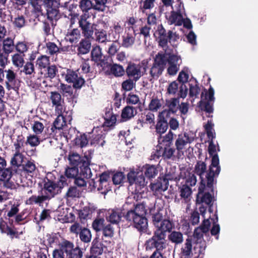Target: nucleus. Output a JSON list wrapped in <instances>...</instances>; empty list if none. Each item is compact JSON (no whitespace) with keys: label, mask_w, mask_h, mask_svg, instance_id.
Instances as JSON below:
<instances>
[{"label":"nucleus","mask_w":258,"mask_h":258,"mask_svg":"<svg viewBox=\"0 0 258 258\" xmlns=\"http://www.w3.org/2000/svg\"><path fill=\"white\" fill-rule=\"evenodd\" d=\"M162 99H160L157 96H153L148 105L149 110L152 112L158 111L162 106Z\"/></svg>","instance_id":"39"},{"label":"nucleus","mask_w":258,"mask_h":258,"mask_svg":"<svg viewBox=\"0 0 258 258\" xmlns=\"http://www.w3.org/2000/svg\"><path fill=\"white\" fill-rule=\"evenodd\" d=\"M83 251L78 246L75 247L74 243L63 239L58 244V248L52 252L53 258H82Z\"/></svg>","instance_id":"3"},{"label":"nucleus","mask_w":258,"mask_h":258,"mask_svg":"<svg viewBox=\"0 0 258 258\" xmlns=\"http://www.w3.org/2000/svg\"><path fill=\"white\" fill-rule=\"evenodd\" d=\"M81 37L80 30L78 28H74L70 31H68L66 34L67 41L71 43H77L81 38Z\"/></svg>","instance_id":"30"},{"label":"nucleus","mask_w":258,"mask_h":258,"mask_svg":"<svg viewBox=\"0 0 258 258\" xmlns=\"http://www.w3.org/2000/svg\"><path fill=\"white\" fill-rule=\"evenodd\" d=\"M95 34L96 37V40L100 43H103L107 40L106 32L102 29L101 30L95 29Z\"/></svg>","instance_id":"62"},{"label":"nucleus","mask_w":258,"mask_h":258,"mask_svg":"<svg viewBox=\"0 0 258 258\" xmlns=\"http://www.w3.org/2000/svg\"><path fill=\"white\" fill-rule=\"evenodd\" d=\"M80 174V169L75 166L68 167L66 169L65 175L69 178H75Z\"/></svg>","instance_id":"51"},{"label":"nucleus","mask_w":258,"mask_h":258,"mask_svg":"<svg viewBox=\"0 0 258 258\" xmlns=\"http://www.w3.org/2000/svg\"><path fill=\"white\" fill-rule=\"evenodd\" d=\"M192 142V140L189 137L187 133L178 135L177 138L175 142L176 149L178 153L182 152L185 146Z\"/></svg>","instance_id":"18"},{"label":"nucleus","mask_w":258,"mask_h":258,"mask_svg":"<svg viewBox=\"0 0 258 258\" xmlns=\"http://www.w3.org/2000/svg\"><path fill=\"white\" fill-rule=\"evenodd\" d=\"M156 230H159L166 234V232H170L173 228V223L169 219H164L157 227Z\"/></svg>","instance_id":"42"},{"label":"nucleus","mask_w":258,"mask_h":258,"mask_svg":"<svg viewBox=\"0 0 258 258\" xmlns=\"http://www.w3.org/2000/svg\"><path fill=\"white\" fill-rule=\"evenodd\" d=\"M146 213L145 205L143 203H134L130 209H127L123 217L126 221L132 224L140 233H146L148 228Z\"/></svg>","instance_id":"2"},{"label":"nucleus","mask_w":258,"mask_h":258,"mask_svg":"<svg viewBox=\"0 0 258 258\" xmlns=\"http://www.w3.org/2000/svg\"><path fill=\"white\" fill-rule=\"evenodd\" d=\"M12 167L9 168L2 167L0 168V180L5 182L6 187H11L13 183L10 182L14 172Z\"/></svg>","instance_id":"20"},{"label":"nucleus","mask_w":258,"mask_h":258,"mask_svg":"<svg viewBox=\"0 0 258 258\" xmlns=\"http://www.w3.org/2000/svg\"><path fill=\"white\" fill-rule=\"evenodd\" d=\"M43 5L46 11L47 18L53 26L54 21H57L60 17V4L56 0H44Z\"/></svg>","instance_id":"8"},{"label":"nucleus","mask_w":258,"mask_h":258,"mask_svg":"<svg viewBox=\"0 0 258 258\" xmlns=\"http://www.w3.org/2000/svg\"><path fill=\"white\" fill-rule=\"evenodd\" d=\"M138 109L141 111L142 107L139 104L136 107L127 105L123 108L121 114V120L122 121H126L134 117L138 113Z\"/></svg>","instance_id":"15"},{"label":"nucleus","mask_w":258,"mask_h":258,"mask_svg":"<svg viewBox=\"0 0 258 258\" xmlns=\"http://www.w3.org/2000/svg\"><path fill=\"white\" fill-rule=\"evenodd\" d=\"M109 56L105 55L101 58V60L96 62L97 66H100L103 70L110 68L111 64L108 62Z\"/></svg>","instance_id":"61"},{"label":"nucleus","mask_w":258,"mask_h":258,"mask_svg":"<svg viewBox=\"0 0 258 258\" xmlns=\"http://www.w3.org/2000/svg\"><path fill=\"white\" fill-rule=\"evenodd\" d=\"M90 61L91 60L89 59V58H87L84 59V60L82 62L80 68L83 73L85 74H88L89 73H92L93 72V69L91 67V64H90Z\"/></svg>","instance_id":"63"},{"label":"nucleus","mask_w":258,"mask_h":258,"mask_svg":"<svg viewBox=\"0 0 258 258\" xmlns=\"http://www.w3.org/2000/svg\"><path fill=\"white\" fill-rule=\"evenodd\" d=\"M105 121L103 125L106 127H111L114 126L116 122V115L112 112L108 111L105 113Z\"/></svg>","instance_id":"45"},{"label":"nucleus","mask_w":258,"mask_h":258,"mask_svg":"<svg viewBox=\"0 0 258 258\" xmlns=\"http://www.w3.org/2000/svg\"><path fill=\"white\" fill-rule=\"evenodd\" d=\"M160 134L158 137V145L161 146L170 147L173 144L174 136L176 135L171 131L164 135Z\"/></svg>","instance_id":"23"},{"label":"nucleus","mask_w":258,"mask_h":258,"mask_svg":"<svg viewBox=\"0 0 258 258\" xmlns=\"http://www.w3.org/2000/svg\"><path fill=\"white\" fill-rule=\"evenodd\" d=\"M109 69L110 73L115 77H122L125 74V70L122 66L117 63L111 64Z\"/></svg>","instance_id":"38"},{"label":"nucleus","mask_w":258,"mask_h":258,"mask_svg":"<svg viewBox=\"0 0 258 258\" xmlns=\"http://www.w3.org/2000/svg\"><path fill=\"white\" fill-rule=\"evenodd\" d=\"M25 54L15 53L12 56V62L14 66L19 68L22 67L24 63Z\"/></svg>","instance_id":"52"},{"label":"nucleus","mask_w":258,"mask_h":258,"mask_svg":"<svg viewBox=\"0 0 258 258\" xmlns=\"http://www.w3.org/2000/svg\"><path fill=\"white\" fill-rule=\"evenodd\" d=\"M204 91L205 92V95L204 96V99H203L204 97V93L202 92L201 94V98L202 100H204V101H209L212 102H214L215 101V97H214V90L213 88L210 86L208 90L206 89H204Z\"/></svg>","instance_id":"50"},{"label":"nucleus","mask_w":258,"mask_h":258,"mask_svg":"<svg viewBox=\"0 0 258 258\" xmlns=\"http://www.w3.org/2000/svg\"><path fill=\"white\" fill-rule=\"evenodd\" d=\"M167 120H164L157 117V123L155 125V132L157 134H164L168 128Z\"/></svg>","instance_id":"34"},{"label":"nucleus","mask_w":258,"mask_h":258,"mask_svg":"<svg viewBox=\"0 0 258 258\" xmlns=\"http://www.w3.org/2000/svg\"><path fill=\"white\" fill-rule=\"evenodd\" d=\"M145 176L149 179L155 178L158 173V170L155 165L146 164L143 167Z\"/></svg>","instance_id":"28"},{"label":"nucleus","mask_w":258,"mask_h":258,"mask_svg":"<svg viewBox=\"0 0 258 258\" xmlns=\"http://www.w3.org/2000/svg\"><path fill=\"white\" fill-rule=\"evenodd\" d=\"M196 246H194V250L196 248H199L198 255L195 258H199L201 255H204L206 248V242L205 240L196 241Z\"/></svg>","instance_id":"58"},{"label":"nucleus","mask_w":258,"mask_h":258,"mask_svg":"<svg viewBox=\"0 0 258 258\" xmlns=\"http://www.w3.org/2000/svg\"><path fill=\"white\" fill-rule=\"evenodd\" d=\"M5 73H6V76L5 84L7 89L8 90L14 89L16 81V74L11 69L5 70Z\"/></svg>","instance_id":"24"},{"label":"nucleus","mask_w":258,"mask_h":258,"mask_svg":"<svg viewBox=\"0 0 258 258\" xmlns=\"http://www.w3.org/2000/svg\"><path fill=\"white\" fill-rule=\"evenodd\" d=\"M71 166H75L83 170L85 174L90 173V160L86 156H81L79 154L74 152H70L68 157Z\"/></svg>","instance_id":"7"},{"label":"nucleus","mask_w":258,"mask_h":258,"mask_svg":"<svg viewBox=\"0 0 258 258\" xmlns=\"http://www.w3.org/2000/svg\"><path fill=\"white\" fill-rule=\"evenodd\" d=\"M92 176V172L90 170V173L88 175L85 174L83 170L80 171V174L75 178L74 183L78 187H86L87 184V180Z\"/></svg>","instance_id":"27"},{"label":"nucleus","mask_w":258,"mask_h":258,"mask_svg":"<svg viewBox=\"0 0 258 258\" xmlns=\"http://www.w3.org/2000/svg\"><path fill=\"white\" fill-rule=\"evenodd\" d=\"M175 149L174 148L167 147V146L163 148V159L164 160H169L172 158L174 156Z\"/></svg>","instance_id":"59"},{"label":"nucleus","mask_w":258,"mask_h":258,"mask_svg":"<svg viewBox=\"0 0 258 258\" xmlns=\"http://www.w3.org/2000/svg\"><path fill=\"white\" fill-rule=\"evenodd\" d=\"M79 237L80 240L84 243H89L91 241L92 235L89 229L86 228H83L80 231Z\"/></svg>","instance_id":"48"},{"label":"nucleus","mask_w":258,"mask_h":258,"mask_svg":"<svg viewBox=\"0 0 258 258\" xmlns=\"http://www.w3.org/2000/svg\"><path fill=\"white\" fill-rule=\"evenodd\" d=\"M147 69V62L145 60L138 63L130 61L125 69V74L127 78L138 81L145 75Z\"/></svg>","instance_id":"5"},{"label":"nucleus","mask_w":258,"mask_h":258,"mask_svg":"<svg viewBox=\"0 0 258 258\" xmlns=\"http://www.w3.org/2000/svg\"><path fill=\"white\" fill-rule=\"evenodd\" d=\"M179 98H172L169 99H166L165 106L167 109L176 113L179 108Z\"/></svg>","instance_id":"31"},{"label":"nucleus","mask_w":258,"mask_h":258,"mask_svg":"<svg viewBox=\"0 0 258 258\" xmlns=\"http://www.w3.org/2000/svg\"><path fill=\"white\" fill-rule=\"evenodd\" d=\"M157 32L158 34V44L163 48H166L168 47V32L166 30L162 24L157 27Z\"/></svg>","instance_id":"21"},{"label":"nucleus","mask_w":258,"mask_h":258,"mask_svg":"<svg viewBox=\"0 0 258 258\" xmlns=\"http://www.w3.org/2000/svg\"><path fill=\"white\" fill-rule=\"evenodd\" d=\"M49 99L51 102L52 106L55 107L56 113H61V111L64 110L62 104V103H63V99L59 93L57 91L50 92Z\"/></svg>","instance_id":"16"},{"label":"nucleus","mask_w":258,"mask_h":258,"mask_svg":"<svg viewBox=\"0 0 258 258\" xmlns=\"http://www.w3.org/2000/svg\"><path fill=\"white\" fill-rule=\"evenodd\" d=\"M189 83V96L194 99L198 97L201 89L196 79L190 80Z\"/></svg>","instance_id":"29"},{"label":"nucleus","mask_w":258,"mask_h":258,"mask_svg":"<svg viewBox=\"0 0 258 258\" xmlns=\"http://www.w3.org/2000/svg\"><path fill=\"white\" fill-rule=\"evenodd\" d=\"M192 238L188 237L181 248L180 254L181 258H190L193 253L192 252Z\"/></svg>","instance_id":"25"},{"label":"nucleus","mask_w":258,"mask_h":258,"mask_svg":"<svg viewBox=\"0 0 258 258\" xmlns=\"http://www.w3.org/2000/svg\"><path fill=\"white\" fill-rule=\"evenodd\" d=\"M46 52L50 55H53L56 54L59 52V48L57 45L52 42H48L46 43Z\"/></svg>","instance_id":"56"},{"label":"nucleus","mask_w":258,"mask_h":258,"mask_svg":"<svg viewBox=\"0 0 258 258\" xmlns=\"http://www.w3.org/2000/svg\"><path fill=\"white\" fill-rule=\"evenodd\" d=\"M36 65L41 70L46 69L50 65L49 57L46 55H41L38 57L36 60Z\"/></svg>","instance_id":"49"},{"label":"nucleus","mask_w":258,"mask_h":258,"mask_svg":"<svg viewBox=\"0 0 258 258\" xmlns=\"http://www.w3.org/2000/svg\"><path fill=\"white\" fill-rule=\"evenodd\" d=\"M127 181L130 185L135 184L136 187H144L147 183L144 175L142 173L139 174L134 169L131 170L127 174Z\"/></svg>","instance_id":"11"},{"label":"nucleus","mask_w":258,"mask_h":258,"mask_svg":"<svg viewBox=\"0 0 258 258\" xmlns=\"http://www.w3.org/2000/svg\"><path fill=\"white\" fill-rule=\"evenodd\" d=\"M180 196L184 199H187L191 194V188L187 185L184 184L180 187Z\"/></svg>","instance_id":"60"},{"label":"nucleus","mask_w":258,"mask_h":258,"mask_svg":"<svg viewBox=\"0 0 258 258\" xmlns=\"http://www.w3.org/2000/svg\"><path fill=\"white\" fill-rule=\"evenodd\" d=\"M214 124L211 120H208L207 123L204 125L209 141H213L216 137V134L214 129Z\"/></svg>","instance_id":"40"},{"label":"nucleus","mask_w":258,"mask_h":258,"mask_svg":"<svg viewBox=\"0 0 258 258\" xmlns=\"http://www.w3.org/2000/svg\"><path fill=\"white\" fill-rule=\"evenodd\" d=\"M74 144L81 148L86 147L88 144L87 135L85 134H80L75 138Z\"/></svg>","instance_id":"41"},{"label":"nucleus","mask_w":258,"mask_h":258,"mask_svg":"<svg viewBox=\"0 0 258 258\" xmlns=\"http://www.w3.org/2000/svg\"><path fill=\"white\" fill-rule=\"evenodd\" d=\"M78 24L84 37L93 39L95 24H92L88 20L85 14L80 17Z\"/></svg>","instance_id":"9"},{"label":"nucleus","mask_w":258,"mask_h":258,"mask_svg":"<svg viewBox=\"0 0 258 258\" xmlns=\"http://www.w3.org/2000/svg\"><path fill=\"white\" fill-rule=\"evenodd\" d=\"M213 104L214 102L201 100L199 102V107L202 110L208 113H211L213 112L214 110Z\"/></svg>","instance_id":"47"},{"label":"nucleus","mask_w":258,"mask_h":258,"mask_svg":"<svg viewBox=\"0 0 258 258\" xmlns=\"http://www.w3.org/2000/svg\"><path fill=\"white\" fill-rule=\"evenodd\" d=\"M137 81L131 78H128L123 81L121 84V88L125 91H130L133 90L136 87V84Z\"/></svg>","instance_id":"54"},{"label":"nucleus","mask_w":258,"mask_h":258,"mask_svg":"<svg viewBox=\"0 0 258 258\" xmlns=\"http://www.w3.org/2000/svg\"><path fill=\"white\" fill-rule=\"evenodd\" d=\"M91 38L84 37L76 45L78 55H85L88 53L91 48Z\"/></svg>","instance_id":"19"},{"label":"nucleus","mask_w":258,"mask_h":258,"mask_svg":"<svg viewBox=\"0 0 258 258\" xmlns=\"http://www.w3.org/2000/svg\"><path fill=\"white\" fill-rule=\"evenodd\" d=\"M65 79L68 83H73V87L76 89H80L85 83L84 79L77 71L71 70H67Z\"/></svg>","instance_id":"10"},{"label":"nucleus","mask_w":258,"mask_h":258,"mask_svg":"<svg viewBox=\"0 0 258 258\" xmlns=\"http://www.w3.org/2000/svg\"><path fill=\"white\" fill-rule=\"evenodd\" d=\"M24 156L21 153L15 152L11 160V164L12 166L19 167L23 165Z\"/></svg>","instance_id":"44"},{"label":"nucleus","mask_w":258,"mask_h":258,"mask_svg":"<svg viewBox=\"0 0 258 258\" xmlns=\"http://www.w3.org/2000/svg\"><path fill=\"white\" fill-rule=\"evenodd\" d=\"M135 34L128 32H125L124 35L122 36V41L121 45L124 48H128L133 45L135 41Z\"/></svg>","instance_id":"36"},{"label":"nucleus","mask_w":258,"mask_h":258,"mask_svg":"<svg viewBox=\"0 0 258 258\" xmlns=\"http://www.w3.org/2000/svg\"><path fill=\"white\" fill-rule=\"evenodd\" d=\"M168 238L172 243L176 244H180L183 242V234L180 232L173 231L169 235Z\"/></svg>","instance_id":"46"},{"label":"nucleus","mask_w":258,"mask_h":258,"mask_svg":"<svg viewBox=\"0 0 258 258\" xmlns=\"http://www.w3.org/2000/svg\"><path fill=\"white\" fill-rule=\"evenodd\" d=\"M46 69H47V72L45 74V76L50 79L54 78L58 72V69L55 64L49 65Z\"/></svg>","instance_id":"57"},{"label":"nucleus","mask_w":258,"mask_h":258,"mask_svg":"<svg viewBox=\"0 0 258 258\" xmlns=\"http://www.w3.org/2000/svg\"><path fill=\"white\" fill-rule=\"evenodd\" d=\"M106 135L103 132L97 135H93L90 141V144L95 147H103L105 143Z\"/></svg>","instance_id":"26"},{"label":"nucleus","mask_w":258,"mask_h":258,"mask_svg":"<svg viewBox=\"0 0 258 258\" xmlns=\"http://www.w3.org/2000/svg\"><path fill=\"white\" fill-rule=\"evenodd\" d=\"M41 142L40 139L37 135H30L27 137L26 144H29L32 147L38 146Z\"/></svg>","instance_id":"55"},{"label":"nucleus","mask_w":258,"mask_h":258,"mask_svg":"<svg viewBox=\"0 0 258 258\" xmlns=\"http://www.w3.org/2000/svg\"><path fill=\"white\" fill-rule=\"evenodd\" d=\"M181 2L178 4V8L176 11H172L171 15L168 19V23L170 25L174 24L176 26H181L182 24V18L183 17L181 13Z\"/></svg>","instance_id":"22"},{"label":"nucleus","mask_w":258,"mask_h":258,"mask_svg":"<svg viewBox=\"0 0 258 258\" xmlns=\"http://www.w3.org/2000/svg\"><path fill=\"white\" fill-rule=\"evenodd\" d=\"M67 185V178L63 175L60 176L57 182L52 181L47 177L44 180L43 190L45 196H47L50 199L60 192L62 188Z\"/></svg>","instance_id":"4"},{"label":"nucleus","mask_w":258,"mask_h":258,"mask_svg":"<svg viewBox=\"0 0 258 258\" xmlns=\"http://www.w3.org/2000/svg\"><path fill=\"white\" fill-rule=\"evenodd\" d=\"M125 213H123L122 210L119 208L109 209L108 212V215L106 216V220L111 224H118Z\"/></svg>","instance_id":"17"},{"label":"nucleus","mask_w":258,"mask_h":258,"mask_svg":"<svg viewBox=\"0 0 258 258\" xmlns=\"http://www.w3.org/2000/svg\"><path fill=\"white\" fill-rule=\"evenodd\" d=\"M58 116L53 123V126L55 129L61 130L63 126L66 125L68 120L70 121L72 119L71 111H66L65 110L61 111V113H57Z\"/></svg>","instance_id":"13"},{"label":"nucleus","mask_w":258,"mask_h":258,"mask_svg":"<svg viewBox=\"0 0 258 258\" xmlns=\"http://www.w3.org/2000/svg\"><path fill=\"white\" fill-rule=\"evenodd\" d=\"M93 3L90 0H81L79 3V7L83 12H87L92 8Z\"/></svg>","instance_id":"64"},{"label":"nucleus","mask_w":258,"mask_h":258,"mask_svg":"<svg viewBox=\"0 0 258 258\" xmlns=\"http://www.w3.org/2000/svg\"><path fill=\"white\" fill-rule=\"evenodd\" d=\"M198 190L199 192L196 199L197 203L199 204L205 203L207 205H210L213 200L211 194L209 192L204 194V190L200 193L199 188Z\"/></svg>","instance_id":"32"},{"label":"nucleus","mask_w":258,"mask_h":258,"mask_svg":"<svg viewBox=\"0 0 258 258\" xmlns=\"http://www.w3.org/2000/svg\"><path fill=\"white\" fill-rule=\"evenodd\" d=\"M221 170L219 165V159L218 155H216L211 160V164L207 170V164L202 161H197L195 166V172L199 175L201 179L199 186L200 193L203 192L207 185L211 191L213 190L214 177L218 176Z\"/></svg>","instance_id":"1"},{"label":"nucleus","mask_w":258,"mask_h":258,"mask_svg":"<svg viewBox=\"0 0 258 258\" xmlns=\"http://www.w3.org/2000/svg\"><path fill=\"white\" fill-rule=\"evenodd\" d=\"M15 47L14 40L11 38L8 37L3 41V49L7 57L9 54L13 51Z\"/></svg>","instance_id":"33"},{"label":"nucleus","mask_w":258,"mask_h":258,"mask_svg":"<svg viewBox=\"0 0 258 258\" xmlns=\"http://www.w3.org/2000/svg\"><path fill=\"white\" fill-rule=\"evenodd\" d=\"M81 194V191L75 186H70L66 194V196L68 198L74 199L79 198Z\"/></svg>","instance_id":"53"},{"label":"nucleus","mask_w":258,"mask_h":258,"mask_svg":"<svg viewBox=\"0 0 258 258\" xmlns=\"http://www.w3.org/2000/svg\"><path fill=\"white\" fill-rule=\"evenodd\" d=\"M107 246H105L99 238L96 237L92 242L90 248L91 255L97 257L102 255L107 250Z\"/></svg>","instance_id":"14"},{"label":"nucleus","mask_w":258,"mask_h":258,"mask_svg":"<svg viewBox=\"0 0 258 258\" xmlns=\"http://www.w3.org/2000/svg\"><path fill=\"white\" fill-rule=\"evenodd\" d=\"M165 174L162 177H159L155 182L151 183L150 188L155 194H161L168 189L169 178Z\"/></svg>","instance_id":"12"},{"label":"nucleus","mask_w":258,"mask_h":258,"mask_svg":"<svg viewBox=\"0 0 258 258\" xmlns=\"http://www.w3.org/2000/svg\"><path fill=\"white\" fill-rule=\"evenodd\" d=\"M155 115L151 112H148L147 114H142L141 118L138 120V123H141L142 126L143 124L149 123L151 124L154 122Z\"/></svg>","instance_id":"43"},{"label":"nucleus","mask_w":258,"mask_h":258,"mask_svg":"<svg viewBox=\"0 0 258 258\" xmlns=\"http://www.w3.org/2000/svg\"><path fill=\"white\" fill-rule=\"evenodd\" d=\"M166 68V59L164 56V53L159 52L154 58L152 66L150 70V82H153L154 79H158L162 74L163 72Z\"/></svg>","instance_id":"6"},{"label":"nucleus","mask_w":258,"mask_h":258,"mask_svg":"<svg viewBox=\"0 0 258 258\" xmlns=\"http://www.w3.org/2000/svg\"><path fill=\"white\" fill-rule=\"evenodd\" d=\"M103 56L104 55L102 53L101 48L99 46L96 45L93 47L91 51L90 60L95 63L101 60V58L103 57Z\"/></svg>","instance_id":"35"},{"label":"nucleus","mask_w":258,"mask_h":258,"mask_svg":"<svg viewBox=\"0 0 258 258\" xmlns=\"http://www.w3.org/2000/svg\"><path fill=\"white\" fill-rule=\"evenodd\" d=\"M49 199L47 196L42 195L36 196L33 195L26 200V203L27 205L38 204L40 206L44 201Z\"/></svg>","instance_id":"37"}]
</instances>
